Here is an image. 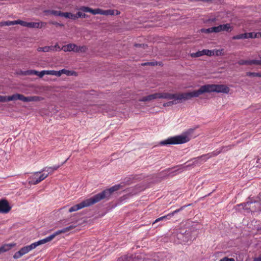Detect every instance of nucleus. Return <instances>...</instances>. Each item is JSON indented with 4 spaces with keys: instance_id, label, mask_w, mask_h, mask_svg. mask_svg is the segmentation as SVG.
Masks as SVG:
<instances>
[{
    "instance_id": "393cba45",
    "label": "nucleus",
    "mask_w": 261,
    "mask_h": 261,
    "mask_svg": "<svg viewBox=\"0 0 261 261\" xmlns=\"http://www.w3.org/2000/svg\"><path fill=\"white\" fill-rule=\"evenodd\" d=\"M49 173H48V174H47L46 175H45L44 174H41L39 177V178H38L37 179H36L35 182L34 183H39L40 181H41L42 180H44L45 178H46L48 176Z\"/></svg>"
},
{
    "instance_id": "bb28decb",
    "label": "nucleus",
    "mask_w": 261,
    "mask_h": 261,
    "mask_svg": "<svg viewBox=\"0 0 261 261\" xmlns=\"http://www.w3.org/2000/svg\"><path fill=\"white\" fill-rule=\"evenodd\" d=\"M11 246H2L0 247V254L9 250Z\"/></svg>"
},
{
    "instance_id": "4c0bfd02",
    "label": "nucleus",
    "mask_w": 261,
    "mask_h": 261,
    "mask_svg": "<svg viewBox=\"0 0 261 261\" xmlns=\"http://www.w3.org/2000/svg\"><path fill=\"white\" fill-rule=\"evenodd\" d=\"M46 70H42L40 72L37 71L38 73L37 74H36L35 75H38L39 77H42L43 75H44L45 74H46Z\"/></svg>"
},
{
    "instance_id": "f03ea898",
    "label": "nucleus",
    "mask_w": 261,
    "mask_h": 261,
    "mask_svg": "<svg viewBox=\"0 0 261 261\" xmlns=\"http://www.w3.org/2000/svg\"><path fill=\"white\" fill-rule=\"evenodd\" d=\"M122 187V186L121 185H116L109 189H106L101 192L95 195L93 197L89 199H87L81 203L72 206L69 208V212L70 213L75 212L85 207H87L92 204H95L102 199L108 200L114 192L119 190Z\"/></svg>"
},
{
    "instance_id": "79ce46f5",
    "label": "nucleus",
    "mask_w": 261,
    "mask_h": 261,
    "mask_svg": "<svg viewBox=\"0 0 261 261\" xmlns=\"http://www.w3.org/2000/svg\"><path fill=\"white\" fill-rule=\"evenodd\" d=\"M246 75L248 76H253V77H257V73L256 72H246Z\"/></svg>"
},
{
    "instance_id": "a19ab883",
    "label": "nucleus",
    "mask_w": 261,
    "mask_h": 261,
    "mask_svg": "<svg viewBox=\"0 0 261 261\" xmlns=\"http://www.w3.org/2000/svg\"><path fill=\"white\" fill-rule=\"evenodd\" d=\"M210 29L211 31V33H219L218 26L210 28Z\"/></svg>"
},
{
    "instance_id": "aec40b11",
    "label": "nucleus",
    "mask_w": 261,
    "mask_h": 261,
    "mask_svg": "<svg viewBox=\"0 0 261 261\" xmlns=\"http://www.w3.org/2000/svg\"><path fill=\"white\" fill-rule=\"evenodd\" d=\"M247 38V33L239 34L232 37L233 40H238Z\"/></svg>"
},
{
    "instance_id": "4d7b16f0",
    "label": "nucleus",
    "mask_w": 261,
    "mask_h": 261,
    "mask_svg": "<svg viewBox=\"0 0 261 261\" xmlns=\"http://www.w3.org/2000/svg\"><path fill=\"white\" fill-rule=\"evenodd\" d=\"M258 65H261V61L260 60H258Z\"/></svg>"
},
{
    "instance_id": "f8f14e48",
    "label": "nucleus",
    "mask_w": 261,
    "mask_h": 261,
    "mask_svg": "<svg viewBox=\"0 0 261 261\" xmlns=\"http://www.w3.org/2000/svg\"><path fill=\"white\" fill-rule=\"evenodd\" d=\"M238 63L240 65H258V60H240L238 62Z\"/></svg>"
},
{
    "instance_id": "bf43d9fd",
    "label": "nucleus",
    "mask_w": 261,
    "mask_h": 261,
    "mask_svg": "<svg viewBox=\"0 0 261 261\" xmlns=\"http://www.w3.org/2000/svg\"><path fill=\"white\" fill-rule=\"evenodd\" d=\"M68 159L69 158H68L66 161H65V162H63L62 165H63L65 162H66V161L68 160Z\"/></svg>"
},
{
    "instance_id": "0eeeda50",
    "label": "nucleus",
    "mask_w": 261,
    "mask_h": 261,
    "mask_svg": "<svg viewBox=\"0 0 261 261\" xmlns=\"http://www.w3.org/2000/svg\"><path fill=\"white\" fill-rule=\"evenodd\" d=\"M67 50L73 51L76 53H86L88 47L85 46H77L75 44H69L67 45Z\"/></svg>"
},
{
    "instance_id": "7c9ffc66",
    "label": "nucleus",
    "mask_w": 261,
    "mask_h": 261,
    "mask_svg": "<svg viewBox=\"0 0 261 261\" xmlns=\"http://www.w3.org/2000/svg\"><path fill=\"white\" fill-rule=\"evenodd\" d=\"M134 46L136 47H141L143 49H146L148 47V45L146 44H140V43H136L134 44Z\"/></svg>"
},
{
    "instance_id": "5fc2aeb1",
    "label": "nucleus",
    "mask_w": 261,
    "mask_h": 261,
    "mask_svg": "<svg viewBox=\"0 0 261 261\" xmlns=\"http://www.w3.org/2000/svg\"><path fill=\"white\" fill-rule=\"evenodd\" d=\"M257 77H261V72L257 73Z\"/></svg>"
},
{
    "instance_id": "603ef678",
    "label": "nucleus",
    "mask_w": 261,
    "mask_h": 261,
    "mask_svg": "<svg viewBox=\"0 0 261 261\" xmlns=\"http://www.w3.org/2000/svg\"><path fill=\"white\" fill-rule=\"evenodd\" d=\"M46 168H45L43 169V170H42V171H41L36 172H35V174H37V173H41L42 171H45V170H46Z\"/></svg>"
},
{
    "instance_id": "c85d7f7f",
    "label": "nucleus",
    "mask_w": 261,
    "mask_h": 261,
    "mask_svg": "<svg viewBox=\"0 0 261 261\" xmlns=\"http://www.w3.org/2000/svg\"><path fill=\"white\" fill-rule=\"evenodd\" d=\"M102 15H114V10H103Z\"/></svg>"
},
{
    "instance_id": "5701e85b",
    "label": "nucleus",
    "mask_w": 261,
    "mask_h": 261,
    "mask_svg": "<svg viewBox=\"0 0 261 261\" xmlns=\"http://www.w3.org/2000/svg\"><path fill=\"white\" fill-rule=\"evenodd\" d=\"M80 11L77 12L75 14H74V16H75V20L80 17L86 18L88 17L87 15H86L84 13H83V11L81 10Z\"/></svg>"
},
{
    "instance_id": "ea45409f",
    "label": "nucleus",
    "mask_w": 261,
    "mask_h": 261,
    "mask_svg": "<svg viewBox=\"0 0 261 261\" xmlns=\"http://www.w3.org/2000/svg\"><path fill=\"white\" fill-rule=\"evenodd\" d=\"M30 179H31V180L29 181V184L30 185H36L38 184V183H34L35 182L36 179H37V178H36L34 176H32L30 177Z\"/></svg>"
},
{
    "instance_id": "3c124183",
    "label": "nucleus",
    "mask_w": 261,
    "mask_h": 261,
    "mask_svg": "<svg viewBox=\"0 0 261 261\" xmlns=\"http://www.w3.org/2000/svg\"><path fill=\"white\" fill-rule=\"evenodd\" d=\"M32 101V96H27V102Z\"/></svg>"
},
{
    "instance_id": "6ab92c4d",
    "label": "nucleus",
    "mask_w": 261,
    "mask_h": 261,
    "mask_svg": "<svg viewBox=\"0 0 261 261\" xmlns=\"http://www.w3.org/2000/svg\"><path fill=\"white\" fill-rule=\"evenodd\" d=\"M54 50V46H44L42 47H39L38 48V50L39 51H43V52H48L50 50Z\"/></svg>"
},
{
    "instance_id": "6e6552de",
    "label": "nucleus",
    "mask_w": 261,
    "mask_h": 261,
    "mask_svg": "<svg viewBox=\"0 0 261 261\" xmlns=\"http://www.w3.org/2000/svg\"><path fill=\"white\" fill-rule=\"evenodd\" d=\"M79 10H81L84 12H89L92 13L93 15L96 14H101L102 15L103 10L97 8L95 9H92L91 8L86 6L81 7L79 9Z\"/></svg>"
},
{
    "instance_id": "864d4df0",
    "label": "nucleus",
    "mask_w": 261,
    "mask_h": 261,
    "mask_svg": "<svg viewBox=\"0 0 261 261\" xmlns=\"http://www.w3.org/2000/svg\"><path fill=\"white\" fill-rule=\"evenodd\" d=\"M216 20V18H213L212 19H209L208 21H212V22H214Z\"/></svg>"
},
{
    "instance_id": "680f3d73",
    "label": "nucleus",
    "mask_w": 261,
    "mask_h": 261,
    "mask_svg": "<svg viewBox=\"0 0 261 261\" xmlns=\"http://www.w3.org/2000/svg\"><path fill=\"white\" fill-rule=\"evenodd\" d=\"M169 176V174L166 175L165 177H168Z\"/></svg>"
},
{
    "instance_id": "c9c22d12",
    "label": "nucleus",
    "mask_w": 261,
    "mask_h": 261,
    "mask_svg": "<svg viewBox=\"0 0 261 261\" xmlns=\"http://www.w3.org/2000/svg\"><path fill=\"white\" fill-rule=\"evenodd\" d=\"M141 65L142 66L149 65V66H154L155 65H157V62H145V63H142Z\"/></svg>"
},
{
    "instance_id": "a18cd8bd",
    "label": "nucleus",
    "mask_w": 261,
    "mask_h": 261,
    "mask_svg": "<svg viewBox=\"0 0 261 261\" xmlns=\"http://www.w3.org/2000/svg\"><path fill=\"white\" fill-rule=\"evenodd\" d=\"M60 167V166L58 165V166H54L53 167H49V168H47V171H48V170L50 169L53 172V171H54L55 170H57Z\"/></svg>"
},
{
    "instance_id": "c756f323",
    "label": "nucleus",
    "mask_w": 261,
    "mask_h": 261,
    "mask_svg": "<svg viewBox=\"0 0 261 261\" xmlns=\"http://www.w3.org/2000/svg\"><path fill=\"white\" fill-rule=\"evenodd\" d=\"M48 23L49 24H52V25H56V27H64V24L60 23H59L58 22L54 21H49L48 22Z\"/></svg>"
},
{
    "instance_id": "4be33fe9",
    "label": "nucleus",
    "mask_w": 261,
    "mask_h": 261,
    "mask_svg": "<svg viewBox=\"0 0 261 261\" xmlns=\"http://www.w3.org/2000/svg\"><path fill=\"white\" fill-rule=\"evenodd\" d=\"M59 72L61 73V75L62 74H66L67 75H72L74 74V73H75V72L73 71H70V70H66L65 69H63L61 70H59Z\"/></svg>"
},
{
    "instance_id": "052dcab7",
    "label": "nucleus",
    "mask_w": 261,
    "mask_h": 261,
    "mask_svg": "<svg viewBox=\"0 0 261 261\" xmlns=\"http://www.w3.org/2000/svg\"><path fill=\"white\" fill-rule=\"evenodd\" d=\"M9 245H15V244H9Z\"/></svg>"
},
{
    "instance_id": "a211bd4d",
    "label": "nucleus",
    "mask_w": 261,
    "mask_h": 261,
    "mask_svg": "<svg viewBox=\"0 0 261 261\" xmlns=\"http://www.w3.org/2000/svg\"><path fill=\"white\" fill-rule=\"evenodd\" d=\"M66 18H70L73 20H75L74 14L70 13V12H63L62 13V16Z\"/></svg>"
},
{
    "instance_id": "9b49d317",
    "label": "nucleus",
    "mask_w": 261,
    "mask_h": 261,
    "mask_svg": "<svg viewBox=\"0 0 261 261\" xmlns=\"http://www.w3.org/2000/svg\"><path fill=\"white\" fill-rule=\"evenodd\" d=\"M46 24V22H28L27 27L29 28H42L44 27Z\"/></svg>"
},
{
    "instance_id": "13d9d810",
    "label": "nucleus",
    "mask_w": 261,
    "mask_h": 261,
    "mask_svg": "<svg viewBox=\"0 0 261 261\" xmlns=\"http://www.w3.org/2000/svg\"><path fill=\"white\" fill-rule=\"evenodd\" d=\"M117 11V13H116V15H118L120 13V12L118 11Z\"/></svg>"
},
{
    "instance_id": "49530a36",
    "label": "nucleus",
    "mask_w": 261,
    "mask_h": 261,
    "mask_svg": "<svg viewBox=\"0 0 261 261\" xmlns=\"http://www.w3.org/2000/svg\"><path fill=\"white\" fill-rule=\"evenodd\" d=\"M206 55L208 56H212L214 55V50H211L209 49H207Z\"/></svg>"
},
{
    "instance_id": "8fccbe9b",
    "label": "nucleus",
    "mask_w": 261,
    "mask_h": 261,
    "mask_svg": "<svg viewBox=\"0 0 261 261\" xmlns=\"http://www.w3.org/2000/svg\"><path fill=\"white\" fill-rule=\"evenodd\" d=\"M253 261H261V256H259L258 257H255L253 259Z\"/></svg>"
},
{
    "instance_id": "ddd939ff",
    "label": "nucleus",
    "mask_w": 261,
    "mask_h": 261,
    "mask_svg": "<svg viewBox=\"0 0 261 261\" xmlns=\"http://www.w3.org/2000/svg\"><path fill=\"white\" fill-rule=\"evenodd\" d=\"M219 32L221 31L230 32L232 30V27L229 23L220 24L218 25Z\"/></svg>"
},
{
    "instance_id": "e433bc0d",
    "label": "nucleus",
    "mask_w": 261,
    "mask_h": 261,
    "mask_svg": "<svg viewBox=\"0 0 261 261\" xmlns=\"http://www.w3.org/2000/svg\"><path fill=\"white\" fill-rule=\"evenodd\" d=\"M16 21V20H15V21H6V22H2V23H3V25L4 24L7 25H14V24H16L15 23V22Z\"/></svg>"
},
{
    "instance_id": "1a4fd4ad",
    "label": "nucleus",
    "mask_w": 261,
    "mask_h": 261,
    "mask_svg": "<svg viewBox=\"0 0 261 261\" xmlns=\"http://www.w3.org/2000/svg\"><path fill=\"white\" fill-rule=\"evenodd\" d=\"M11 207L7 200H0V213H7L11 210Z\"/></svg>"
},
{
    "instance_id": "f704fd0d",
    "label": "nucleus",
    "mask_w": 261,
    "mask_h": 261,
    "mask_svg": "<svg viewBox=\"0 0 261 261\" xmlns=\"http://www.w3.org/2000/svg\"><path fill=\"white\" fill-rule=\"evenodd\" d=\"M190 56L192 58H197V57L202 56L200 51H198L196 53H192V54H191Z\"/></svg>"
},
{
    "instance_id": "412c9836",
    "label": "nucleus",
    "mask_w": 261,
    "mask_h": 261,
    "mask_svg": "<svg viewBox=\"0 0 261 261\" xmlns=\"http://www.w3.org/2000/svg\"><path fill=\"white\" fill-rule=\"evenodd\" d=\"M45 12L49 13L50 14L54 15L55 16H61V17L62 16V12H61L60 11L48 10V11H46Z\"/></svg>"
},
{
    "instance_id": "2eb2a0df",
    "label": "nucleus",
    "mask_w": 261,
    "mask_h": 261,
    "mask_svg": "<svg viewBox=\"0 0 261 261\" xmlns=\"http://www.w3.org/2000/svg\"><path fill=\"white\" fill-rule=\"evenodd\" d=\"M13 100H20L24 102H27V97L24 96L23 95L21 94H15L12 95Z\"/></svg>"
},
{
    "instance_id": "6e6d98bb",
    "label": "nucleus",
    "mask_w": 261,
    "mask_h": 261,
    "mask_svg": "<svg viewBox=\"0 0 261 261\" xmlns=\"http://www.w3.org/2000/svg\"><path fill=\"white\" fill-rule=\"evenodd\" d=\"M54 46V48H56V47H58V48H60V47L59 46V45L58 44H56Z\"/></svg>"
},
{
    "instance_id": "7ed1b4c3",
    "label": "nucleus",
    "mask_w": 261,
    "mask_h": 261,
    "mask_svg": "<svg viewBox=\"0 0 261 261\" xmlns=\"http://www.w3.org/2000/svg\"><path fill=\"white\" fill-rule=\"evenodd\" d=\"M194 129L190 128L184 132L181 135L170 137L160 142L161 145L181 144L189 142L191 138Z\"/></svg>"
},
{
    "instance_id": "9d476101",
    "label": "nucleus",
    "mask_w": 261,
    "mask_h": 261,
    "mask_svg": "<svg viewBox=\"0 0 261 261\" xmlns=\"http://www.w3.org/2000/svg\"><path fill=\"white\" fill-rule=\"evenodd\" d=\"M158 98H164L167 99H172L178 96V94H171L169 93H158Z\"/></svg>"
},
{
    "instance_id": "f257e3e1",
    "label": "nucleus",
    "mask_w": 261,
    "mask_h": 261,
    "mask_svg": "<svg viewBox=\"0 0 261 261\" xmlns=\"http://www.w3.org/2000/svg\"><path fill=\"white\" fill-rule=\"evenodd\" d=\"M230 91L229 88L225 85L207 84L202 86L196 90L189 92L178 93V96L172 99L173 100L164 103V107L171 106L191 99L193 97H197L204 93L217 92L227 94Z\"/></svg>"
},
{
    "instance_id": "20e7f679",
    "label": "nucleus",
    "mask_w": 261,
    "mask_h": 261,
    "mask_svg": "<svg viewBox=\"0 0 261 261\" xmlns=\"http://www.w3.org/2000/svg\"><path fill=\"white\" fill-rule=\"evenodd\" d=\"M75 227V226L74 225H70L68 227H67L66 228H64L61 230H58L55 232L54 234L50 235L49 237H46L45 239H42L41 240H39L37 242H35L34 243H32L31 245H42L43 244H45L50 241H51L52 239H53L57 235L61 233H65L66 232Z\"/></svg>"
},
{
    "instance_id": "473e14b6",
    "label": "nucleus",
    "mask_w": 261,
    "mask_h": 261,
    "mask_svg": "<svg viewBox=\"0 0 261 261\" xmlns=\"http://www.w3.org/2000/svg\"><path fill=\"white\" fill-rule=\"evenodd\" d=\"M37 73H38L37 71H36V70H27V71H25L24 74L25 75L35 74V75Z\"/></svg>"
},
{
    "instance_id": "b1692460",
    "label": "nucleus",
    "mask_w": 261,
    "mask_h": 261,
    "mask_svg": "<svg viewBox=\"0 0 261 261\" xmlns=\"http://www.w3.org/2000/svg\"><path fill=\"white\" fill-rule=\"evenodd\" d=\"M46 74L47 75H53L57 76H61V73L59 71H55V70H46Z\"/></svg>"
},
{
    "instance_id": "58836bf2",
    "label": "nucleus",
    "mask_w": 261,
    "mask_h": 261,
    "mask_svg": "<svg viewBox=\"0 0 261 261\" xmlns=\"http://www.w3.org/2000/svg\"><path fill=\"white\" fill-rule=\"evenodd\" d=\"M200 32L201 33H207V34L211 33V31L210 28H208V29H204V28L201 29H200Z\"/></svg>"
},
{
    "instance_id": "dca6fc26",
    "label": "nucleus",
    "mask_w": 261,
    "mask_h": 261,
    "mask_svg": "<svg viewBox=\"0 0 261 261\" xmlns=\"http://www.w3.org/2000/svg\"><path fill=\"white\" fill-rule=\"evenodd\" d=\"M247 38H259L261 37L260 32H250L247 33Z\"/></svg>"
},
{
    "instance_id": "2f4dec72",
    "label": "nucleus",
    "mask_w": 261,
    "mask_h": 261,
    "mask_svg": "<svg viewBox=\"0 0 261 261\" xmlns=\"http://www.w3.org/2000/svg\"><path fill=\"white\" fill-rule=\"evenodd\" d=\"M15 23L16 24H20L21 25H22L23 27H27L28 22H26V21H24L23 20H17L15 22Z\"/></svg>"
},
{
    "instance_id": "c03bdc74",
    "label": "nucleus",
    "mask_w": 261,
    "mask_h": 261,
    "mask_svg": "<svg viewBox=\"0 0 261 261\" xmlns=\"http://www.w3.org/2000/svg\"><path fill=\"white\" fill-rule=\"evenodd\" d=\"M219 261H235L232 258H228L227 257H224L221 259Z\"/></svg>"
},
{
    "instance_id": "39448f33",
    "label": "nucleus",
    "mask_w": 261,
    "mask_h": 261,
    "mask_svg": "<svg viewBox=\"0 0 261 261\" xmlns=\"http://www.w3.org/2000/svg\"><path fill=\"white\" fill-rule=\"evenodd\" d=\"M243 208L248 212H255L257 211L261 212V203L257 200L253 201L252 199L250 201L241 204Z\"/></svg>"
},
{
    "instance_id": "423d86ee",
    "label": "nucleus",
    "mask_w": 261,
    "mask_h": 261,
    "mask_svg": "<svg viewBox=\"0 0 261 261\" xmlns=\"http://www.w3.org/2000/svg\"><path fill=\"white\" fill-rule=\"evenodd\" d=\"M37 246H25L22 247L19 251L16 252L13 255V258L18 259L28 253L30 251L35 249Z\"/></svg>"
},
{
    "instance_id": "a878e982",
    "label": "nucleus",
    "mask_w": 261,
    "mask_h": 261,
    "mask_svg": "<svg viewBox=\"0 0 261 261\" xmlns=\"http://www.w3.org/2000/svg\"><path fill=\"white\" fill-rule=\"evenodd\" d=\"M191 205H192V204H189L188 205H186L182 206L180 208L177 209V210L174 211V212H173L172 213L168 214V216H173L175 214H176V213L180 212L181 210H183V208L184 207L190 206Z\"/></svg>"
},
{
    "instance_id": "de8ad7c7",
    "label": "nucleus",
    "mask_w": 261,
    "mask_h": 261,
    "mask_svg": "<svg viewBox=\"0 0 261 261\" xmlns=\"http://www.w3.org/2000/svg\"><path fill=\"white\" fill-rule=\"evenodd\" d=\"M223 55V49L221 50H217L216 51V56H221Z\"/></svg>"
},
{
    "instance_id": "37998d69",
    "label": "nucleus",
    "mask_w": 261,
    "mask_h": 261,
    "mask_svg": "<svg viewBox=\"0 0 261 261\" xmlns=\"http://www.w3.org/2000/svg\"><path fill=\"white\" fill-rule=\"evenodd\" d=\"M168 215H166V216H163V217H160L158 219H156L153 223V225L155 223L160 221H161V220H163V219H165L166 218H167L168 217Z\"/></svg>"
},
{
    "instance_id": "4468645a",
    "label": "nucleus",
    "mask_w": 261,
    "mask_h": 261,
    "mask_svg": "<svg viewBox=\"0 0 261 261\" xmlns=\"http://www.w3.org/2000/svg\"><path fill=\"white\" fill-rule=\"evenodd\" d=\"M158 93L150 94V95H149L146 96H144V97H142V98L140 99L139 101H151L153 99L158 98Z\"/></svg>"
},
{
    "instance_id": "09e8293b",
    "label": "nucleus",
    "mask_w": 261,
    "mask_h": 261,
    "mask_svg": "<svg viewBox=\"0 0 261 261\" xmlns=\"http://www.w3.org/2000/svg\"><path fill=\"white\" fill-rule=\"evenodd\" d=\"M206 51H207V49H203L202 50H201L200 52H201V56L206 55Z\"/></svg>"
},
{
    "instance_id": "72a5a7b5",
    "label": "nucleus",
    "mask_w": 261,
    "mask_h": 261,
    "mask_svg": "<svg viewBox=\"0 0 261 261\" xmlns=\"http://www.w3.org/2000/svg\"><path fill=\"white\" fill-rule=\"evenodd\" d=\"M44 99V98L38 96H32V101H39Z\"/></svg>"
},
{
    "instance_id": "f3484780",
    "label": "nucleus",
    "mask_w": 261,
    "mask_h": 261,
    "mask_svg": "<svg viewBox=\"0 0 261 261\" xmlns=\"http://www.w3.org/2000/svg\"><path fill=\"white\" fill-rule=\"evenodd\" d=\"M13 96H2L0 95V102H7L10 101H13Z\"/></svg>"
},
{
    "instance_id": "cd10ccee",
    "label": "nucleus",
    "mask_w": 261,
    "mask_h": 261,
    "mask_svg": "<svg viewBox=\"0 0 261 261\" xmlns=\"http://www.w3.org/2000/svg\"><path fill=\"white\" fill-rule=\"evenodd\" d=\"M133 259L132 257L125 255L119 258L118 261H133Z\"/></svg>"
}]
</instances>
